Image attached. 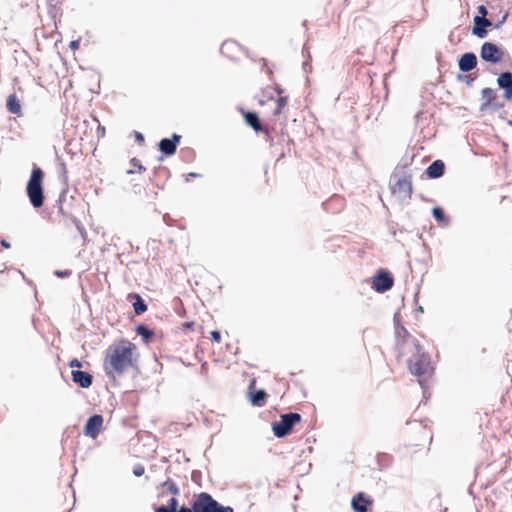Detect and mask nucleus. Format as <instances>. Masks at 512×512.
<instances>
[{"label": "nucleus", "instance_id": "72a5a7b5", "mask_svg": "<svg viewBox=\"0 0 512 512\" xmlns=\"http://www.w3.org/2000/svg\"><path fill=\"white\" fill-rule=\"evenodd\" d=\"M134 137H135V141L139 145H142L144 143V141H145V137H144V135L141 132L134 131Z\"/></svg>", "mask_w": 512, "mask_h": 512}, {"label": "nucleus", "instance_id": "9b49d317", "mask_svg": "<svg viewBox=\"0 0 512 512\" xmlns=\"http://www.w3.org/2000/svg\"><path fill=\"white\" fill-rule=\"evenodd\" d=\"M373 500L364 492H359L351 500V508L354 512H369Z\"/></svg>", "mask_w": 512, "mask_h": 512}, {"label": "nucleus", "instance_id": "58836bf2", "mask_svg": "<svg viewBox=\"0 0 512 512\" xmlns=\"http://www.w3.org/2000/svg\"><path fill=\"white\" fill-rule=\"evenodd\" d=\"M75 225H76L77 230L81 233V235L84 236L86 234V231H85L84 227L82 226V224L80 223V221L75 220Z\"/></svg>", "mask_w": 512, "mask_h": 512}, {"label": "nucleus", "instance_id": "0eeeda50", "mask_svg": "<svg viewBox=\"0 0 512 512\" xmlns=\"http://www.w3.org/2000/svg\"><path fill=\"white\" fill-rule=\"evenodd\" d=\"M394 278L392 274L384 269H380L373 277L372 287L378 293H384L393 287Z\"/></svg>", "mask_w": 512, "mask_h": 512}, {"label": "nucleus", "instance_id": "864d4df0", "mask_svg": "<svg viewBox=\"0 0 512 512\" xmlns=\"http://www.w3.org/2000/svg\"><path fill=\"white\" fill-rule=\"evenodd\" d=\"M127 173H128V174H133V173H134V171H133V170H128V171H127Z\"/></svg>", "mask_w": 512, "mask_h": 512}, {"label": "nucleus", "instance_id": "f257e3e1", "mask_svg": "<svg viewBox=\"0 0 512 512\" xmlns=\"http://www.w3.org/2000/svg\"><path fill=\"white\" fill-rule=\"evenodd\" d=\"M136 346L132 343L128 345L116 346L107 355L108 363L105 364V371L108 376L113 372L117 375H122L129 367L132 366V354Z\"/></svg>", "mask_w": 512, "mask_h": 512}, {"label": "nucleus", "instance_id": "c756f323", "mask_svg": "<svg viewBox=\"0 0 512 512\" xmlns=\"http://www.w3.org/2000/svg\"><path fill=\"white\" fill-rule=\"evenodd\" d=\"M178 499L176 497H172L168 500L167 506L170 508L173 512H177L178 508Z\"/></svg>", "mask_w": 512, "mask_h": 512}, {"label": "nucleus", "instance_id": "4c0bfd02", "mask_svg": "<svg viewBox=\"0 0 512 512\" xmlns=\"http://www.w3.org/2000/svg\"><path fill=\"white\" fill-rule=\"evenodd\" d=\"M154 512H173L167 505H160L155 508Z\"/></svg>", "mask_w": 512, "mask_h": 512}, {"label": "nucleus", "instance_id": "39448f33", "mask_svg": "<svg viewBox=\"0 0 512 512\" xmlns=\"http://www.w3.org/2000/svg\"><path fill=\"white\" fill-rule=\"evenodd\" d=\"M413 343L416 354L414 360L409 359L408 361L409 370L413 375L420 377L427 372L430 358L429 355L424 352L417 339H413Z\"/></svg>", "mask_w": 512, "mask_h": 512}, {"label": "nucleus", "instance_id": "5701e85b", "mask_svg": "<svg viewBox=\"0 0 512 512\" xmlns=\"http://www.w3.org/2000/svg\"><path fill=\"white\" fill-rule=\"evenodd\" d=\"M239 48V45L237 42L235 41H224L220 47V52L229 57V58H232L233 57V53L235 52V50H237Z\"/></svg>", "mask_w": 512, "mask_h": 512}, {"label": "nucleus", "instance_id": "423d86ee", "mask_svg": "<svg viewBox=\"0 0 512 512\" xmlns=\"http://www.w3.org/2000/svg\"><path fill=\"white\" fill-rule=\"evenodd\" d=\"M504 56V50L493 42H484L480 48V58L490 64L499 63Z\"/></svg>", "mask_w": 512, "mask_h": 512}, {"label": "nucleus", "instance_id": "412c9836", "mask_svg": "<svg viewBox=\"0 0 512 512\" xmlns=\"http://www.w3.org/2000/svg\"><path fill=\"white\" fill-rule=\"evenodd\" d=\"M135 332L139 335L142 340L148 344L154 337V331L145 324H139L135 328Z\"/></svg>", "mask_w": 512, "mask_h": 512}, {"label": "nucleus", "instance_id": "ddd939ff", "mask_svg": "<svg viewBox=\"0 0 512 512\" xmlns=\"http://www.w3.org/2000/svg\"><path fill=\"white\" fill-rule=\"evenodd\" d=\"M497 84L500 89L504 91V98L507 100L512 99V72L504 71L499 74Z\"/></svg>", "mask_w": 512, "mask_h": 512}, {"label": "nucleus", "instance_id": "8fccbe9b", "mask_svg": "<svg viewBox=\"0 0 512 512\" xmlns=\"http://www.w3.org/2000/svg\"><path fill=\"white\" fill-rule=\"evenodd\" d=\"M276 91H277V93H278L279 95H281V94H282V92H283V89H282V88H280V87H277V88H276Z\"/></svg>", "mask_w": 512, "mask_h": 512}, {"label": "nucleus", "instance_id": "1a4fd4ad", "mask_svg": "<svg viewBox=\"0 0 512 512\" xmlns=\"http://www.w3.org/2000/svg\"><path fill=\"white\" fill-rule=\"evenodd\" d=\"M102 425L103 416L100 414H93L87 419L84 425L83 433L85 436L96 439L101 431Z\"/></svg>", "mask_w": 512, "mask_h": 512}, {"label": "nucleus", "instance_id": "49530a36", "mask_svg": "<svg viewBox=\"0 0 512 512\" xmlns=\"http://www.w3.org/2000/svg\"><path fill=\"white\" fill-rule=\"evenodd\" d=\"M98 134L103 136L105 134V128L104 127H101L100 125L98 126Z\"/></svg>", "mask_w": 512, "mask_h": 512}, {"label": "nucleus", "instance_id": "3c124183", "mask_svg": "<svg viewBox=\"0 0 512 512\" xmlns=\"http://www.w3.org/2000/svg\"><path fill=\"white\" fill-rule=\"evenodd\" d=\"M307 66H308V63L305 61V62L303 63V68H304V70H305V71H307Z\"/></svg>", "mask_w": 512, "mask_h": 512}, {"label": "nucleus", "instance_id": "2f4dec72", "mask_svg": "<svg viewBox=\"0 0 512 512\" xmlns=\"http://www.w3.org/2000/svg\"><path fill=\"white\" fill-rule=\"evenodd\" d=\"M130 164L133 167L137 168L138 171H140V172L145 170V167L141 164L140 160H138L135 157L130 160Z\"/></svg>", "mask_w": 512, "mask_h": 512}, {"label": "nucleus", "instance_id": "7c9ffc66", "mask_svg": "<svg viewBox=\"0 0 512 512\" xmlns=\"http://www.w3.org/2000/svg\"><path fill=\"white\" fill-rule=\"evenodd\" d=\"M72 274L71 270H55L54 275L58 278H67Z\"/></svg>", "mask_w": 512, "mask_h": 512}, {"label": "nucleus", "instance_id": "cd10ccee", "mask_svg": "<svg viewBox=\"0 0 512 512\" xmlns=\"http://www.w3.org/2000/svg\"><path fill=\"white\" fill-rule=\"evenodd\" d=\"M457 80L459 82H464L468 87H472L475 77H472L470 75H466L465 73H463V74L457 75Z\"/></svg>", "mask_w": 512, "mask_h": 512}, {"label": "nucleus", "instance_id": "a878e982", "mask_svg": "<svg viewBox=\"0 0 512 512\" xmlns=\"http://www.w3.org/2000/svg\"><path fill=\"white\" fill-rule=\"evenodd\" d=\"M288 97L287 96H280L277 99V106L275 110L273 111V115L277 116L281 113L282 109L287 105Z\"/></svg>", "mask_w": 512, "mask_h": 512}, {"label": "nucleus", "instance_id": "6ab92c4d", "mask_svg": "<svg viewBox=\"0 0 512 512\" xmlns=\"http://www.w3.org/2000/svg\"><path fill=\"white\" fill-rule=\"evenodd\" d=\"M128 298L131 300L134 313L139 316L147 311V304L145 300L137 293H130Z\"/></svg>", "mask_w": 512, "mask_h": 512}, {"label": "nucleus", "instance_id": "7ed1b4c3", "mask_svg": "<svg viewBox=\"0 0 512 512\" xmlns=\"http://www.w3.org/2000/svg\"><path fill=\"white\" fill-rule=\"evenodd\" d=\"M194 512H234L230 506H224L216 501L209 493L201 492L193 501Z\"/></svg>", "mask_w": 512, "mask_h": 512}, {"label": "nucleus", "instance_id": "f3484780", "mask_svg": "<svg viewBox=\"0 0 512 512\" xmlns=\"http://www.w3.org/2000/svg\"><path fill=\"white\" fill-rule=\"evenodd\" d=\"M244 119L248 126L252 127L255 132L268 133V128L261 125L259 115L254 111L244 112Z\"/></svg>", "mask_w": 512, "mask_h": 512}, {"label": "nucleus", "instance_id": "a18cd8bd", "mask_svg": "<svg viewBox=\"0 0 512 512\" xmlns=\"http://www.w3.org/2000/svg\"><path fill=\"white\" fill-rule=\"evenodd\" d=\"M61 172H62V175L64 176V178L66 179L67 178V176H66L67 171H66V165H65L64 162L61 163Z\"/></svg>", "mask_w": 512, "mask_h": 512}, {"label": "nucleus", "instance_id": "bb28decb", "mask_svg": "<svg viewBox=\"0 0 512 512\" xmlns=\"http://www.w3.org/2000/svg\"><path fill=\"white\" fill-rule=\"evenodd\" d=\"M395 336L396 338L402 337L403 339H406L407 337L410 336V334L404 326H402L401 324H396Z\"/></svg>", "mask_w": 512, "mask_h": 512}, {"label": "nucleus", "instance_id": "473e14b6", "mask_svg": "<svg viewBox=\"0 0 512 512\" xmlns=\"http://www.w3.org/2000/svg\"><path fill=\"white\" fill-rule=\"evenodd\" d=\"M210 334H211V340H212L213 342H217V343H219V342L221 341V333H220V331H218V330H213V331H211V333H210Z\"/></svg>", "mask_w": 512, "mask_h": 512}, {"label": "nucleus", "instance_id": "c85d7f7f", "mask_svg": "<svg viewBox=\"0 0 512 512\" xmlns=\"http://www.w3.org/2000/svg\"><path fill=\"white\" fill-rule=\"evenodd\" d=\"M145 473V468L141 464H137L133 467V474L135 477H141Z\"/></svg>", "mask_w": 512, "mask_h": 512}, {"label": "nucleus", "instance_id": "6e6552de", "mask_svg": "<svg viewBox=\"0 0 512 512\" xmlns=\"http://www.w3.org/2000/svg\"><path fill=\"white\" fill-rule=\"evenodd\" d=\"M181 135L173 133L170 138H162L157 146L163 156L170 157L176 153L177 147L181 141Z\"/></svg>", "mask_w": 512, "mask_h": 512}, {"label": "nucleus", "instance_id": "5fc2aeb1", "mask_svg": "<svg viewBox=\"0 0 512 512\" xmlns=\"http://www.w3.org/2000/svg\"><path fill=\"white\" fill-rule=\"evenodd\" d=\"M263 61V64L265 65L266 64V59H261Z\"/></svg>", "mask_w": 512, "mask_h": 512}, {"label": "nucleus", "instance_id": "09e8293b", "mask_svg": "<svg viewBox=\"0 0 512 512\" xmlns=\"http://www.w3.org/2000/svg\"><path fill=\"white\" fill-rule=\"evenodd\" d=\"M417 312H420V313H423L424 312V309L422 306H418L417 309H416Z\"/></svg>", "mask_w": 512, "mask_h": 512}, {"label": "nucleus", "instance_id": "9d476101", "mask_svg": "<svg viewBox=\"0 0 512 512\" xmlns=\"http://www.w3.org/2000/svg\"><path fill=\"white\" fill-rule=\"evenodd\" d=\"M473 23L471 33L480 39L485 38L488 35V28L494 25L490 19L482 16H474Z\"/></svg>", "mask_w": 512, "mask_h": 512}, {"label": "nucleus", "instance_id": "20e7f679", "mask_svg": "<svg viewBox=\"0 0 512 512\" xmlns=\"http://www.w3.org/2000/svg\"><path fill=\"white\" fill-rule=\"evenodd\" d=\"M302 420V416L297 412H288L280 415L279 421H274L272 423V431L273 434L277 438H284L288 436L294 426L297 423H300Z\"/></svg>", "mask_w": 512, "mask_h": 512}, {"label": "nucleus", "instance_id": "b1692460", "mask_svg": "<svg viewBox=\"0 0 512 512\" xmlns=\"http://www.w3.org/2000/svg\"><path fill=\"white\" fill-rule=\"evenodd\" d=\"M432 215L439 224H442L444 226H447L449 224V218L446 216L444 210L441 207H433Z\"/></svg>", "mask_w": 512, "mask_h": 512}, {"label": "nucleus", "instance_id": "c03bdc74", "mask_svg": "<svg viewBox=\"0 0 512 512\" xmlns=\"http://www.w3.org/2000/svg\"><path fill=\"white\" fill-rule=\"evenodd\" d=\"M0 244L5 249H9L11 247L10 243L5 239H1Z\"/></svg>", "mask_w": 512, "mask_h": 512}, {"label": "nucleus", "instance_id": "aec40b11", "mask_svg": "<svg viewBox=\"0 0 512 512\" xmlns=\"http://www.w3.org/2000/svg\"><path fill=\"white\" fill-rule=\"evenodd\" d=\"M6 108L12 114L21 115V104L15 94H10L7 97Z\"/></svg>", "mask_w": 512, "mask_h": 512}, {"label": "nucleus", "instance_id": "de8ad7c7", "mask_svg": "<svg viewBox=\"0 0 512 512\" xmlns=\"http://www.w3.org/2000/svg\"><path fill=\"white\" fill-rule=\"evenodd\" d=\"M396 324H400L397 313L394 315V325L396 326Z\"/></svg>", "mask_w": 512, "mask_h": 512}, {"label": "nucleus", "instance_id": "f8f14e48", "mask_svg": "<svg viewBox=\"0 0 512 512\" xmlns=\"http://www.w3.org/2000/svg\"><path fill=\"white\" fill-rule=\"evenodd\" d=\"M478 63L477 56L473 52L462 54L458 60V67L462 73H468L476 68Z\"/></svg>", "mask_w": 512, "mask_h": 512}, {"label": "nucleus", "instance_id": "4be33fe9", "mask_svg": "<svg viewBox=\"0 0 512 512\" xmlns=\"http://www.w3.org/2000/svg\"><path fill=\"white\" fill-rule=\"evenodd\" d=\"M482 99L484 102L481 104L480 109L483 111L487 106L491 105L496 98V93L492 88H484L481 91Z\"/></svg>", "mask_w": 512, "mask_h": 512}, {"label": "nucleus", "instance_id": "f03ea898", "mask_svg": "<svg viewBox=\"0 0 512 512\" xmlns=\"http://www.w3.org/2000/svg\"><path fill=\"white\" fill-rule=\"evenodd\" d=\"M43 180V170L37 165H34L26 185V193L30 204L36 209L41 208L45 202Z\"/></svg>", "mask_w": 512, "mask_h": 512}, {"label": "nucleus", "instance_id": "dca6fc26", "mask_svg": "<svg viewBox=\"0 0 512 512\" xmlns=\"http://www.w3.org/2000/svg\"><path fill=\"white\" fill-rule=\"evenodd\" d=\"M392 191L393 193H404L405 197L411 198L413 192L411 176L398 179L392 187Z\"/></svg>", "mask_w": 512, "mask_h": 512}, {"label": "nucleus", "instance_id": "4468645a", "mask_svg": "<svg viewBox=\"0 0 512 512\" xmlns=\"http://www.w3.org/2000/svg\"><path fill=\"white\" fill-rule=\"evenodd\" d=\"M72 380L79 387L87 389L93 383V376L86 371L74 369L71 371Z\"/></svg>", "mask_w": 512, "mask_h": 512}, {"label": "nucleus", "instance_id": "c9c22d12", "mask_svg": "<svg viewBox=\"0 0 512 512\" xmlns=\"http://www.w3.org/2000/svg\"><path fill=\"white\" fill-rule=\"evenodd\" d=\"M69 367L71 368H81L82 367V362L80 360H78L77 358H73L72 360H70L69 362Z\"/></svg>", "mask_w": 512, "mask_h": 512}, {"label": "nucleus", "instance_id": "79ce46f5", "mask_svg": "<svg viewBox=\"0 0 512 512\" xmlns=\"http://www.w3.org/2000/svg\"><path fill=\"white\" fill-rule=\"evenodd\" d=\"M177 512H194L193 510V503L191 504V507L188 508L186 507L185 505H182L178 510Z\"/></svg>", "mask_w": 512, "mask_h": 512}, {"label": "nucleus", "instance_id": "ea45409f", "mask_svg": "<svg viewBox=\"0 0 512 512\" xmlns=\"http://www.w3.org/2000/svg\"><path fill=\"white\" fill-rule=\"evenodd\" d=\"M506 19H507V15H504L502 17V19L499 20L497 23H494V25L492 27H494L495 29H499L503 25V23L506 21Z\"/></svg>", "mask_w": 512, "mask_h": 512}, {"label": "nucleus", "instance_id": "393cba45", "mask_svg": "<svg viewBox=\"0 0 512 512\" xmlns=\"http://www.w3.org/2000/svg\"><path fill=\"white\" fill-rule=\"evenodd\" d=\"M162 486L166 487L167 491L173 495H178L180 492L177 484L171 479H167L165 482H163Z\"/></svg>", "mask_w": 512, "mask_h": 512}, {"label": "nucleus", "instance_id": "f704fd0d", "mask_svg": "<svg viewBox=\"0 0 512 512\" xmlns=\"http://www.w3.org/2000/svg\"><path fill=\"white\" fill-rule=\"evenodd\" d=\"M477 11H478V15L477 16H482V17H486L487 14H488V9L485 5H479L477 7Z\"/></svg>", "mask_w": 512, "mask_h": 512}, {"label": "nucleus", "instance_id": "603ef678", "mask_svg": "<svg viewBox=\"0 0 512 512\" xmlns=\"http://www.w3.org/2000/svg\"><path fill=\"white\" fill-rule=\"evenodd\" d=\"M192 326H193V322L186 323V327H187V328H191Z\"/></svg>", "mask_w": 512, "mask_h": 512}, {"label": "nucleus", "instance_id": "37998d69", "mask_svg": "<svg viewBox=\"0 0 512 512\" xmlns=\"http://www.w3.org/2000/svg\"><path fill=\"white\" fill-rule=\"evenodd\" d=\"M198 177H201V175L198 173H195V172H190L187 174L186 181H189L190 178H198Z\"/></svg>", "mask_w": 512, "mask_h": 512}, {"label": "nucleus", "instance_id": "e433bc0d", "mask_svg": "<svg viewBox=\"0 0 512 512\" xmlns=\"http://www.w3.org/2000/svg\"><path fill=\"white\" fill-rule=\"evenodd\" d=\"M80 46V39L72 40L69 44V48L73 51L77 50Z\"/></svg>", "mask_w": 512, "mask_h": 512}, {"label": "nucleus", "instance_id": "a211bd4d", "mask_svg": "<svg viewBox=\"0 0 512 512\" xmlns=\"http://www.w3.org/2000/svg\"><path fill=\"white\" fill-rule=\"evenodd\" d=\"M445 172V163L437 159L433 161L426 169L425 174L429 179H438L443 176Z\"/></svg>", "mask_w": 512, "mask_h": 512}, {"label": "nucleus", "instance_id": "a19ab883", "mask_svg": "<svg viewBox=\"0 0 512 512\" xmlns=\"http://www.w3.org/2000/svg\"><path fill=\"white\" fill-rule=\"evenodd\" d=\"M160 172H163V173H168L169 170L164 167V166H157L154 168V174H157V173H160Z\"/></svg>", "mask_w": 512, "mask_h": 512}, {"label": "nucleus", "instance_id": "2eb2a0df", "mask_svg": "<svg viewBox=\"0 0 512 512\" xmlns=\"http://www.w3.org/2000/svg\"><path fill=\"white\" fill-rule=\"evenodd\" d=\"M256 380L253 379L249 384V390H251L255 385ZM267 398V393L264 389H258L249 392V401L253 406L262 407Z\"/></svg>", "mask_w": 512, "mask_h": 512}]
</instances>
